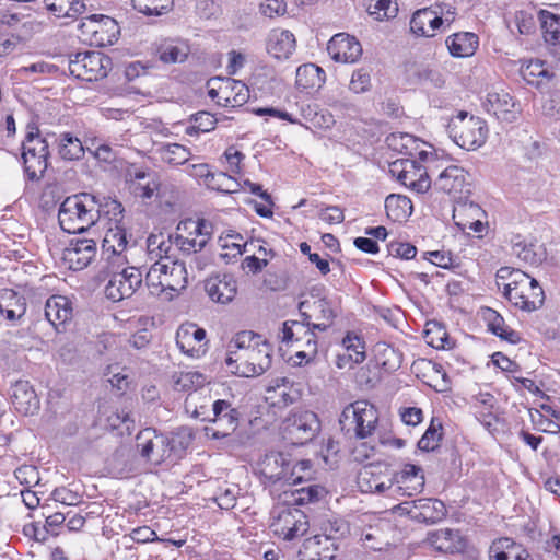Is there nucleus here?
I'll return each mask as SVG.
<instances>
[{
	"label": "nucleus",
	"mask_w": 560,
	"mask_h": 560,
	"mask_svg": "<svg viewBox=\"0 0 560 560\" xmlns=\"http://www.w3.org/2000/svg\"><path fill=\"white\" fill-rule=\"evenodd\" d=\"M271 345L250 330L237 332L229 343L225 360L231 371L243 377L258 376L271 365Z\"/></svg>",
	"instance_id": "obj_1"
},
{
	"label": "nucleus",
	"mask_w": 560,
	"mask_h": 560,
	"mask_svg": "<svg viewBox=\"0 0 560 560\" xmlns=\"http://www.w3.org/2000/svg\"><path fill=\"white\" fill-rule=\"evenodd\" d=\"M296 492H282L279 495L280 502L273 511V521L270 528L275 536L284 540H293L303 536L308 530V522L303 511L292 505H305L319 500L320 492H300L301 497H295Z\"/></svg>",
	"instance_id": "obj_2"
},
{
	"label": "nucleus",
	"mask_w": 560,
	"mask_h": 560,
	"mask_svg": "<svg viewBox=\"0 0 560 560\" xmlns=\"http://www.w3.org/2000/svg\"><path fill=\"white\" fill-rule=\"evenodd\" d=\"M498 279L508 280L503 294L510 303L524 312L539 310L545 302V292L538 281L526 272L511 267L498 270Z\"/></svg>",
	"instance_id": "obj_3"
},
{
	"label": "nucleus",
	"mask_w": 560,
	"mask_h": 560,
	"mask_svg": "<svg viewBox=\"0 0 560 560\" xmlns=\"http://www.w3.org/2000/svg\"><path fill=\"white\" fill-rule=\"evenodd\" d=\"M101 205L88 192L67 197L60 205L58 221L67 233H82L100 219Z\"/></svg>",
	"instance_id": "obj_4"
},
{
	"label": "nucleus",
	"mask_w": 560,
	"mask_h": 560,
	"mask_svg": "<svg viewBox=\"0 0 560 560\" xmlns=\"http://www.w3.org/2000/svg\"><path fill=\"white\" fill-rule=\"evenodd\" d=\"M109 374L112 377L107 378V382L110 383L112 395L122 398V409L107 418V430L109 429L117 436H130L135 431V419L131 417L133 399L128 396V392L131 389V380L125 371L114 373L112 366H107V376Z\"/></svg>",
	"instance_id": "obj_5"
},
{
	"label": "nucleus",
	"mask_w": 560,
	"mask_h": 560,
	"mask_svg": "<svg viewBox=\"0 0 560 560\" xmlns=\"http://www.w3.org/2000/svg\"><path fill=\"white\" fill-rule=\"evenodd\" d=\"M378 423V411L368 400L348 404L341 411L339 425L349 439L363 440L371 436Z\"/></svg>",
	"instance_id": "obj_6"
},
{
	"label": "nucleus",
	"mask_w": 560,
	"mask_h": 560,
	"mask_svg": "<svg viewBox=\"0 0 560 560\" xmlns=\"http://www.w3.org/2000/svg\"><path fill=\"white\" fill-rule=\"evenodd\" d=\"M259 474L271 483L281 482V486H295L311 477V462L301 460L290 470V463L279 452L266 454L258 464Z\"/></svg>",
	"instance_id": "obj_7"
},
{
	"label": "nucleus",
	"mask_w": 560,
	"mask_h": 560,
	"mask_svg": "<svg viewBox=\"0 0 560 560\" xmlns=\"http://www.w3.org/2000/svg\"><path fill=\"white\" fill-rule=\"evenodd\" d=\"M238 421V410L233 408L230 401L218 399L212 404L210 419L214 427H206V435L214 440L223 439L226 447L236 448L244 444V440L238 434L234 435Z\"/></svg>",
	"instance_id": "obj_8"
},
{
	"label": "nucleus",
	"mask_w": 560,
	"mask_h": 560,
	"mask_svg": "<svg viewBox=\"0 0 560 560\" xmlns=\"http://www.w3.org/2000/svg\"><path fill=\"white\" fill-rule=\"evenodd\" d=\"M447 130L453 141L463 149L476 150L481 147L487 139V124L483 119L475 116H468L466 112H460L453 117Z\"/></svg>",
	"instance_id": "obj_9"
},
{
	"label": "nucleus",
	"mask_w": 560,
	"mask_h": 560,
	"mask_svg": "<svg viewBox=\"0 0 560 560\" xmlns=\"http://www.w3.org/2000/svg\"><path fill=\"white\" fill-rule=\"evenodd\" d=\"M320 431L318 416L308 410L291 412L282 424L283 439L293 445L312 442Z\"/></svg>",
	"instance_id": "obj_10"
},
{
	"label": "nucleus",
	"mask_w": 560,
	"mask_h": 560,
	"mask_svg": "<svg viewBox=\"0 0 560 560\" xmlns=\"http://www.w3.org/2000/svg\"><path fill=\"white\" fill-rule=\"evenodd\" d=\"M22 159L24 172L32 182L43 178L47 166L49 148L46 139L39 137L38 132H28L22 143Z\"/></svg>",
	"instance_id": "obj_11"
},
{
	"label": "nucleus",
	"mask_w": 560,
	"mask_h": 560,
	"mask_svg": "<svg viewBox=\"0 0 560 560\" xmlns=\"http://www.w3.org/2000/svg\"><path fill=\"white\" fill-rule=\"evenodd\" d=\"M358 522L357 529L366 548L382 550L390 545L389 534L393 532V525L389 521L375 514H363Z\"/></svg>",
	"instance_id": "obj_12"
},
{
	"label": "nucleus",
	"mask_w": 560,
	"mask_h": 560,
	"mask_svg": "<svg viewBox=\"0 0 560 560\" xmlns=\"http://www.w3.org/2000/svg\"><path fill=\"white\" fill-rule=\"evenodd\" d=\"M393 512L406 514L412 520L423 523H436L446 515V506L443 501L434 498H421L404 501L395 505Z\"/></svg>",
	"instance_id": "obj_13"
},
{
	"label": "nucleus",
	"mask_w": 560,
	"mask_h": 560,
	"mask_svg": "<svg viewBox=\"0 0 560 560\" xmlns=\"http://www.w3.org/2000/svg\"><path fill=\"white\" fill-rule=\"evenodd\" d=\"M137 448L141 456L153 465H160L172 456L171 440L147 428L137 434Z\"/></svg>",
	"instance_id": "obj_14"
},
{
	"label": "nucleus",
	"mask_w": 560,
	"mask_h": 560,
	"mask_svg": "<svg viewBox=\"0 0 560 560\" xmlns=\"http://www.w3.org/2000/svg\"><path fill=\"white\" fill-rule=\"evenodd\" d=\"M182 229L189 230L188 236L177 233L174 236L173 242L183 253H198L207 245L208 241L210 240L211 224L205 220H189L187 222L180 223L177 226V230L180 231Z\"/></svg>",
	"instance_id": "obj_15"
},
{
	"label": "nucleus",
	"mask_w": 560,
	"mask_h": 560,
	"mask_svg": "<svg viewBox=\"0 0 560 560\" xmlns=\"http://www.w3.org/2000/svg\"><path fill=\"white\" fill-rule=\"evenodd\" d=\"M159 279V283L173 291L185 289L187 270L185 262L174 260L171 262L155 261L148 271L147 279Z\"/></svg>",
	"instance_id": "obj_16"
},
{
	"label": "nucleus",
	"mask_w": 560,
	"mask_h": 560,
	"mask_svg": "<svg viewBox=\"0 0 560 560\" xmlns=\"http://www.w3.org/2000/svg\"><path fill=\"white\" fill-rule=\"evenodd\" d=\"M107 300L113 302L131 296L141 284V273L135 267L124 268L120 272L107 269Z\"/></svg>",
	"instance_id": "obj_17"
},
{
	"label": "nucleus",
	"mask_w": 560,
	"mask_h": 560,
	"mask_svg": "<svg viewBox=\"0 0 560 560\" xmlns=\"http://www.w3.org/2000/svg\"><path fill=\"white\" fill-rule=\"evenodd\" d=\"M299 311L302 318L312 326L313 329L326 331L332 326L337 312L331 302L326 299H318L310 303L302 301L299 304Z\"/></svg>",
	"instance_id": "obj_18"
},
{
	"label": "nucleus",
	"mask_w": 560,
	"mask_h": 560,
	"mask_svg": "<svg viewBox=\"0 0 560 560\" xmlns=\"http://www.w3.org/2000/svg\"><path fill=\"white\" fill-rule=\"evenodd\" d=\"M327 51L336 62L353 63L361 58L362 46L354 36L339 33L328 42Z\"/></svg>",
	"instance_id": "obj_19"
},
{
	"label": "nucleus",
	"mask_w": 560,
	"mask_h": 560,
	"mask_svg": "<svg viewBox=\"0 0 560 560\" xmlns=\"http://www.w3.org/2000/svg\"><path fill=\"white\" fill-rule=\"evenodd\" d=\"M206 330L194 323L179 326L176 332V345L185 354L199 358L206 351Z\"/></svg>",
	"instance_id": "obj_20"
},
{
	"label": "nucleus",
	"mask_w": 560,
	"mask_h": 560,
	"mask_svg": "<svg viewBox=\"0 0 560 560\" xmlns=\"http://www.w3.org/2000/svg\"><path fill=\"white\" fill-rule=\"evenodd\" d=\"M443 14L440 4L417 10L410 20V31L417 36L432 37L443 24Z\"/></svg>",
	"instance_id": "obj_21"
},
{
	"label": "nucleus",
	"mask_w": 560,
	"mask_h": 560,
	"mask_svg": "<svg viewBox=\"0 0 560 560\" xmlns=\"http://www.w3.org/2000/svg\"><path fill=\"white\" fill-rule=\"evenodd\" d=\"M205 291L211 301L229 304L237 293V281L232 275L218 273L206 279Z\"/></svg>",
	"instance_id": "obj_22"
},
{
	"label": "nucleus",
	"mask_w": 560,
	"mask_h": 560,
	"mask_svg": "<svg viewBox=\"0 0 560 560\" xmlns=\"http://www.w3.org/2000/svg\"><path fill=\"white\" fill-rule=\"evenodd\" d=\"M126 185L135 197L150 199L159 190L161 183L155 172L135 168L128 172Z\"/></svg>",
	"instance_id": "obj_23"
},
{
	"label": "nucleus",
	"mask_w": 560,
	"mask_h": 560,
	"mask_svg": "<svg viewBox=\"0 0 560 560\" xmlns=\"http://www.w3.org/2000/svg\"><path fill=\"white\" fill-rule=\"evenodd\" d=\"M96 254V244L93 240H72L63 250V260L70 269L81 270L89 266Z\"/></svg>",
	"instance_id": "obj_24"
},
{
	"label": "nucleus",
	"mask_w": 560,
	"mask_h": 560,
	"mask_svg": "<svg viewBox=\"0 0 560 560\" xmlns=\"http://www.w3.org/2000/svg\"><path fill=\"white\" fill-rule=\"evenodd\" d=\"M467 176L468 174L464 168L457 165H450L439 174L434 180V186L444 192L462 197L470 192Z\"/></svg>",
	"instance_id": "obj_25"
},
{
	"label": "nucleus",
	"mask_w": 560,
	"mask_h": 560,
	"mask_svg": "<svg viewBox=\"0 0 560 560\" xmlns=\"http://www.w3.org/2000/svg\"><path fill=\"white\" fill-rule=\"evenodd\" d=\"M337 550L336 542L325 536L307 538L299 551L301 560H332Z\"/></svg>",
	"instance_id": "obj_26"
},
{
	"label": "nucleus",
	"mask_w": 560,
	"mask_h": 560,
	"mask_svg": "<svg viewBox=\"0 0 560 560\" xmlns=\"http://www.w3.org/2000/svg\"><path fill=\"white\" fill-rule=\"evenodd\" d=\"M11 401L16 411L27 416L39 408V399L28 381H16L12 386Z\"/></svg>",
	"instance_id": "obj_27"
},
{
	"label": "nucleus",
	"mask_w": 560,
	"mask_h": 560,
	"mask_svg": "<svg viewBox=\"0 0 560 560\" xmlns=\"http://www.w3.org/2000/svg\"><path fill=\"white\" fill-rule=\"evenodd\" d=\"M294 35L288 30H272L267 38V51L276 59H288L295 50Z\"/></svg>",
	"instance_id": "obj_28"
},
{
	"label": "nucleus",
	"mask_w": 560,
	"mask_h": 560,
	"mask_svg": "<svg viewBox=\"0 0 560 560\" xmlns=\"http://www.w3.org/2000/svg\"><path fill=\"white\" fill-rule=\"evenodd\" d=\"M72 303L67 296L52 295L47 299L45 304V316L47 320L58 329L72 318Z\"/></svg>",
	"instance_id": "obj_29"
},
{
	"label": "nucleus",
	"mask_w": 560,
	"mask_h": 560,
	"mask_svg": "<svg viewBox=\"0 0 560 560\" xmlns=\"http://www.w3.org/2000/svg\"><path fill=\"white\" fill-rule=\"evenodd\" d=\"M221 101H217L219 105L224 107H240L249 100L248 86L234 79H226L221 81Z\"/></svg>",
	"instance_id": "obj_30"
},
{
	"label": "nucleus",
	"mask_w": 560,
	"mask_h": 560,
	"mask_svg": "<svg viewBox=\"0 0 560 560\" xmlns=\"http://www.w3.org/2000/svg\"><path fill=\"white\" fill-rule=\"evenodd\" d=\"M446 45L453 57L465 58L475 54L479 40L475 33L462 32L448 36Z\"/></svg>",
	"instance_id": "obj_31"
},
{
	"label": "nucleus",
	"mask_w": 560,
	"mask_h": 560,
	"mask_svg": "<svg viewBox=\"0 0 560 560\" xmlns=\"http://www.w3.org/2000/svg\"><path fill=\"white\" fill-rule=\"evenodd\" d=\"M482 317L487 322L488 329L492 334L513 345L520 342L521 337L518 332L509 328L505 325L504 318L497 311L487 307L482 311Z\"/></svg>",
	"instance_id": "obj_32"
},
{
	"label": "nucleus",
	"mask_w": 560,
	"mask_h": 560,
	"mask_svg": "<svg viewBox=\"0 0 560 560\" xmlns=\"http://www.w3.org/2000/svg\"><path fill=\"white\" fill-rule=\"evenodd\" d=\"M105 15L103 14H92L84 18L79 25L81 35L91 46L103 47L105 45L104 27L102 24Z\"/></svg>",
	"instance_id": "obj_33"
},
{
	"label": "nucleus",
	"mask_w": 560,
	"mask_h": 560,
	"mask_svg": "<svg viewBox=\"0 0 560 560\" xmlns=\"http://www.w3.org/2000/svg\"><path fill=\"white\" fill-rule=\"evenodd\" d=\"M389 172L399 183L411 188L422 170L415 160L401 159L389 165Z\"/></svg>",
	"instance_id": "obj_34"
},
{
	"label": "nucleus",
	"mask_w": 560,
	"mask_h": 560,
	"mask_svg": "<svg viewBox=\"0 0 560 560\" xmlns=\"http://www.w3.org/2000/svg\"><path fill=\"white\" fill-rule=\"evenodd\" d=\"M490 560H526L527 553L520 550L510 538H500L489 549Z\"/></svg>",
	"instance_id": "obj_35"
},
{
	"label": "nucleus",
	"mask_w": 560,
	"mask_h": 560,
	"mask_svg": "<svg viewBox=\"0 0 560 560\" xmlns=\"http://www.w3.org/2000/svg\"><path fill=\"white\" fill-rule=\"evenodd\" d=\"M485 105L487 110L493 113L498 118L509 119L508 115L511 114L515 104L512 96L501 90L500 92H489Z\"/></svg>",
	"instance_id": "obj_36"
},
{
	"label": "nucleus",
	"mask_w": 560,
	"mask_h": 560,
	"mask_svg": "<svg viewBox=\"0 0 560 560\" xmlns=\"http://www.w3.org/2000/svg\"><path fill=\"white\" fill-rule=\"evenodd\" d=\"M385 209L390 220L401 222L411 213L412 203L409 198L393 194L385 199Z\"/></svg>",
	"instance_id": "obj_37"
},
{
	"label": "nucleus",
	"mask_w": 560,
	"mask_h": 560,
	"mask_svg": "<svg viewBox=\"0 0 560 560\" xmlns=\"http://www.w3.org/2000/svg\"><path fill=\"white\" fill-rule=\"evenodd\" d=\"M429 542L438 550L453 552L457 548L460 537L457 530L443 528L429 534Z\"/></svg>",
	"instance_id": "obj_38"
},
{
	"label": "nucleus",
	"mask_w": 560,
	"mask_h": 560,
	"mask_svg": "<svg viewBox=\"0 0 560 560\" xmlns=\"http://www.w3.org/2000/svg\"><path fill=\"white\" fill-rule=\"evenodd\" d=\"M88 81H98L105 78L104 60L105 55L101 50H89L82 52Z\"/></svg>",
	"instance_id": "obj_39"
},
{
	"label": "nucleus",
	"mask_w": 560,
	"mask_h": 560,
	"mask_svg": "<svg viewBox=\"0 0 560 560\" xmlns=\"http://www.w3.org/2000/svg\"><path fill=\"white\" fill-rule=\"evenodd\" d=\"M425 340L428 345L435 349H452L455 345L448 337L445 327L436 322L427 324Z\"/></svg>",
	"instance_id": "obj_40"
},
{
	"label": "nucleus",
	"mask_w": 560,
	"mask_h": 560,
	"mask_svg": "<svg viewBox=\"0 0 560 560\" xmlns=\"http://www.w3.org/2000/svg\"><path fill=\"white\" fill-rule=\"evenodd\" d=\"M364 5L369 14L377 21L393 19L398 12L395 0H364Z\"/></svg>",
	"instance_id": "obj_41"
},
{
	"label": "nucleus",
	"mask_w": 560,
	"mask_h": 560,
	"mask_svg": "<svg viewBox=\"0 0 560 560\" xmlns=\"http://www.w3.org/2000/svg\"><path fill=\"white\" fill-rule=\"evenodd\" d=\"M155 56L163 63L183 62L188 56L185 45H176L173 42H164L155 49Z\"/></svg>",
	"instance_id": "obj_42"
},
{
	"label": "nucleus",
	"mask_w": 560,
	"mask_h": 560,
	"mask_svg": "<svg viewBox=\"0 0 560 560\" xmlns=\"http://www.w3.org/2000/svg\"><path fill=\"white\" fill-rule=\"evenodd\" d=\"M59 154L63 160H79L84 154V148L79 138L71 133H62L59 140Z\"/></svg>",
	"instance_id": "obj_43"
},
{
	"label": "nucleus",
	"mask_w": 560,
	"mask_h": 560,
	"mask_svg": "<svg viewBox=\"0 0 560 560\" xmlns=\"http://www.w3.org/2000/svg\"><path fill=\"white\" fill-rule=\"evenodd\" d=\"M322 74L324 71L319 67L313 63L302 65L296 69V85L302 89L313 88L323 82Z\"/></svg>",
	"instance_id": "obj_44"
},
{
	"label": "nucleus",
	"mask_w": 560,
	"mask_h": 560,
	"mask_svg": "<svg viewBox=\"0 0 560 560\" xmlns=\"http://www.w3.org/2000/svg\"><path fill=\"white\" fill-rule=\"evenodd\" d=\"M160 155L163 162L170 165H182L190 158V151L178 143H170L160 149Z\"/></svg>",
	"instance_id": "obj_45"
},
{
	"label": "nucleus",
	"mask_w": 560,
	"mask_h": 560,
	"mask_svg": "<svg viewBox=\"0 0 560 560\" xmlns=\"http://www.w3.org/2000/svg\"><path fill=\"white\" fill-rule=\"evenodd\" d=\"M442 423L439 419L433 418L431 420V423L422 438L418 442V447L421 451H434L436 447H439L440 442L442 440L443 433H442Z\"/></svg>",
	"instance_id": "obj_46"
},
{
	"label": "nucleus",
	"mask_w": 560,
	"mask_h": 560,
	"mask_svg": "<svg viewBox=\"0 0 560 560\" xmlns=\"http://www.w3.org/2000/svg\"><path fill=\"white\" fill-rule=\"evenodd\" d=\"M131 2L138 12L154 16L167 13L173 5V0H131Z\"/></svg>",
	"instance_id": "obj_47"
},
{
	"label": "nucleus",
	"mask_w": 560,
	"mask_h": 560,
	"mask_svg": "<svg viewBox=\"0 0 560 560\" xmlns=\"http://www.w3.org/2000/svg\"><path fill=\"white\" fill-rule=\"evenodd\" d=\"M322 530L323 534L319 536H325L335 542L337 539L343 538L350 534V525L340 517H331L322 523Z\"/></svg>",
	"instance_id": "obj_48"
},
{
	"label": "nucleus",
	"mask_w": 560,
	"mask_h": 560,
	"mask_svg": "<svg viewBox=\"0 0 560 560\" xmlns=\"http://www.w3.org/2000/svg\"><path fill=\"white\" fill-rule=\"evenodd\" d=\"M314 330L303 318L301 322L294 320L295 343L305 345L310 351L317 352V340Z\"/></svg>",
	"instance_id": "obj_49"
},
{
	"label": "nucleus",
	"mask_w": 560,
	"mask_h": 560,
	"mask_svg": "<svg viewBox=\"0 0 560 560\" xmlns=\"http://www.w3.org/2000/svg\"><path fill=\"white\" fill-rule=\"evenodd\" d=\"M207 186L213 190L225 194L236 192L240 188L237 180L224 172L212 173L208 179Z\"/></svg>",
	"instance_id": "obj_50"
},
{
	"label": "nucleus",
	"mask_w": 560,
	"mask_h": 560,
	"mask_svg": "<svg viewBox=\"0 0 560 560\" xmlns=\"http://www.w3.org/2000/svg\"><path fill=\"white\" fill-rule=\"evenodd\" d=\"M127 233L125 228L115 225L107 226V252L110 249L114 256H119L127 246Z\"/></svg>",
	"instance_id": "obj_51"
},
{
	"label": "nucleus",
	"mask_w": 560,
	"mask_h": 560,
	"mask_svg": "<svg viewBox=\"0 0 560 560\" xmlns=\"http://www.w3.org/2000/svg\"><path fill=\"white\" fill-rule=\"evenodd\" d=\"M387 145L399 153L412 155L416 139L409 133H390L386 138Z\"/></svg>",
	"instance_id": "obj_52"
},
{
	"label": "nucleus",
	"mask_w": 560,
	"mask_h": 560,
	"mask_svg": "<svg viewBox=\"0 0 560 560\" xmlns=\"http://www.w3.org/2000/svg\"><path fill=\"white\" fill-rule=\"evenodd\" d=\"M541 26L546 42L556 44L560 37V18L550 12L542 11Z\"/></svg>",
	"instance_id": "obj_53"
},
{
	"label": "nucleus",
	"mask_w": 560,
	"mask_h": 560,
	"mask_svg": "<svg viewBox=\"0 0 560 560\" xmlns=\"http://www.w3.org/2000/svg\"><path fill=\"white\" fill-rule=\"evenodd\" d=\"M217 119L208 112H199L194 115V125L189 126L186 130L187 135H195L199 132H209L215 126Z\"/></svg>",
	"instance_id": "obj_54"
},
{
	"label": "nucleus",
	"mask_w": 560,
	"mask_h": 560,
	"mask_svg": "<svg viewBox=\"0 0 560 560\" xmlns=\"http://www.w3.org/2000/svg\"><path fill=\"white\" fill-rule=\"evenodd\" d=\"M371 88V72L368 69L361 68L353 71L349 89L354 93H364Z\"/></svg>",
	"instance_id": "obj_55"
},
{
	"label": "nucleus",
	"mask_w": 560,
	"mask_h": 560,
	"mask_svg": "<svg viewBox=\"0 0 560 560\" xmlns=\"http://www.w3.org/2000/svg\"><path fill=\"white\" fill-rule=\"evenodd\" d=\"M15 477L21 485L25 487L24 490H31L39 483V474L35 466L25 465L15 470Z\"/></svg>",
	"instance_id": "obj_56"
},
{
	"label": "nucleus",
	"mask_w": 560,
	"mask_h": 560,
	"mask_svg": "<svg viewBox=\"0 0 560 560\" xmlns=\"http://www.w3.org/2000/svg\"><path fill=\"white\" fill-rule=\"evenodd\" d=\"M425 365L430 366L431 370L436 374V377L433 380V384H430L436 392L444 393L450 389L451 381L448 378L447 373L444 371L443 366L438 363H432L431 361H422Z\"/></svg>",
	"instance_id": "obj_57"
},
{
	"label": "nucleus",
	"mask_w": 560,
	"mask_h": 560,
	"mask_svg": "<svg viewBox=\"0 0 560 560\" xmlns=\"http://www.w3.org/2000/svg\"><path fill=\"white\" fill-rule=\"evenodd\" d=\"M516 255L517 257L529 264V265H538L544 260V253L537 250L534 244L529 245H516Z\"/></svg>",
	"instance_id": "obj_58"
},
{
	"label": "nucleus",
	"mask_w": 560,
	"mask_h": 560,
	"mask_svg": "<svg viewBox=\"0 0 560 560\" xmlns=\"http://www.w3.org/2000/svg\"><path fill=\"white\" fill-rule=\"evenodd\" d=\"M197 395H190L186 399L185 408L187 412H191V417L199 418L202 421H210L212 416V408L209 409L207 405H197Z\"/></svg>",
	"instance_id": "obj_59"
},
{
	"label": "nucleus",
	"mask_w": 560,
	"mask_h": 560,
	"mask_svg": "<svg viewBox=\"0 0 560 560\" xmlns=\"http://www.w3.org/2000/svg\"><path fill=\"white\" fill-rule=\"evenodd\" d=\"M205 383V376L197 372L180 373L175 384L183 390H189L192 387L201 386Z\"/></svg>",
	"instance_id": "obj_60"
},
{
	"label": "nucleus",
	"mask_w": 560,
	"mask_h": 560,
	"mask_svg": "<svg viewBox=\"0 0 560 560\" xmlns=\"http://www.w3.org/2000/svg\"><path fill=\"white\" fill-rule=\"evenodd\" d=\"M260 12L267 18L283 15L287 12L284 0H264L260 3Z\"/></svg>",
	"instance_id": "obj_61"
},
{
	"label": "nucleus",
	"mask_w": 560,
	"mask_h": 560,
	"mask_svg": "<svg viewBox=\"0 0 560 560\" xmlns=\"http://www.w3.org/2000/svg\"><path fill=\"white\" fill-rule=\"evenodd\" d=\"M173 244V236H165L163 233L151 234L147 240L148 254L151 259H154V255L160 246H171Z\"/></svg>",
	"instance_id": "obj_62"
},
{
	"label": "nucleus",
	"mask_w": 560,
	"mask_h": 560,
	"mask_svg": "<svg viewBox=\"0 0 560 560\" xmlns=\"http://www.w3.org/2000/svg\"><path fill=\"white\" fill-rule=\"evenodd\" d=\"M73 0H44V3L49 12L58 18L69 16L72 18L71 2Z\"/></svg>",
	"instance_id": "obj_63"
},
{
	"label": "nucleus",
	"mask_w": 560,
	"mask_h": 560,
	"mask_svg": "<svg viewBox=\"0 0 560 560\" xmlns=\"http://www.w3.org/2000/svg\"><path fill=\"white\" fill-rule=\"evenodd\" d=\"M365 359V352L362 350L354 349V354L346 352L343 350L342 353L337 354L336 364L338 368H352L353 364L361 363Z\"/></svg>",
	"instance_id": "obj_64"
}]
</instances>
